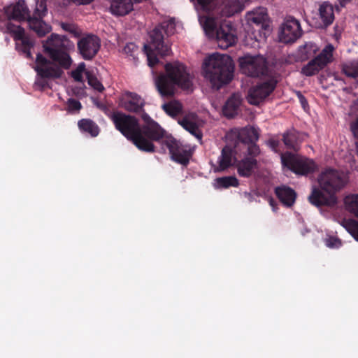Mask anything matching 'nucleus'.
I'll return each mask as SVG.
<instances>
[{"instance_id":"obj_1","label":"nucleus","mask_w":358,"mask_h":358,"mask_svg":"<svg viewBox=\"0 0 358 358\" xmlns=\"http://www.w3.org/2000/svg\"><path fill=\"white\" fill-rule=\"evenodd\" d=\"M35 1V8L31 15L25 1L19 0L3 8L6 20H3L0 17L1 31L9 34L16 42L20 41V43H16V48L29 59L31 57V48L34 43L25 35L24 29L21 26L13 23L11 20L19 22L27 21L30 29L40 37L50 32L51 26L43 20L48 13L46 0Z\"/></svg>"},{"instance_id":"obj_2","label":"nucleus","mask_w":358,"mask_h":358,"mask_svg":"<svg viewBox=\"0 0 358 358\" xmlns=\"http://www.w3.org/2000/svg\"><path fill=\"white\" fill-rule=\"evenodd\" d=\"M107 115L115 129L141 151L154 152L155 146L153 141H159L164 136V129L146 113L141 115L144 122L142 126L136 117L120 111H114Z\"/></svg>"},{"instance_id":"obj_3","label":"nucleus","mask_w":358,"mask_h":358,"mask_svg":"<svg viewBox=\"0 0 358 358\" xmlns=\"http://www.w3.org/2000/svg\"><path fill=\"white\" fill-rule=\"evenodd\" d=\"M74 44L67 36L52 34L43 42L44 53L50 59L41 53L36 55L35 68L38 75L43 78H59L63 69H69L73 62L69 51Z\"/></svg>"},{"instance_id":"obj_4","label":"nucleus","mask_w":358,"mask_h":358,"mask_svg":"<svg viewBox=\"0 0 358 358\" xmlns=\"http://www.w3.org/2000/svg\"><path fill=\"white\" fill-rule=\"evenodd\" d=\"M164 73H160L155 79V85L162 97L173 96L176 87L192 91V78L183 64L176 61L164 65Z\"/></svg>"},{"instance_id":"obj_5","label":"nucleus","mask_w":358,"mask_h":358,"mask_svg":"<svg viewBox=\"0 0 358 358\" xmlns=\"http://www.w3.org/2000/svg\"><path fill=\"white\" fill-rule=\"evenodd\" d=\"M234 71V62L227 55L215 53L205 59L204 76L216 90H220L223 85L231 81Z\"/></svg>"},{"instance_id":"obj_6","label":"nucleus","mask_w":358,"mask_h":358,"mask_svg":"<svg viewBox=\"0 0 358 358\" xmlns=\"http://www.w3.org/2000/svg\"><path fill=\"white\" fill-rule=\"evenodd\" d=\"M176 24L173 19L162 22L157 25L149 34L150 45H145L144 50L147 55L148 65L153 67L159 62L152 48L162 56H166L171 51L170 47L164 42V35L167 36L174 34Z\"/></svg>"},{"instance_id":"obj_7","label":"nucleus","mask_w":358,"mask_h":358,"mask_svg":"<svg viewBox=\"0 0 358 358\" xmlns=\"http://www.w3.org/2000/svg\"><path fill=\"white\" fill-rule=\"evenodd\" d=\"M281 163L296 175L307 176L314 173L317 166L313 159L289 152L280 154Z\"/></svg>"},{"instance_id":"obj_8","label":"nucleus","mask_w":358,"mask_h":358,"mask_svg":"<svg viewBox=\"0 0 358 358\" xmlns=\"http://www.w3.org/2000/svg\"><path fill=\"white\" fill-rule=\"evenodd\" d=\"M320 187L326 192L336 194L345 185L344 178L339 171L333 169H327L318 177Z\"/></svg>"},{"instance_id":"obj_9","label":"nucleus","mask_w":358,"mask_h":358,"mask_svg":"<svg viewBox=\"0 0 358 358\" xmlns=\"http://www.w3.org/2000/svg\"><path fill=\"white\" fill-rule=\"evenodd\" d=\"M239 62L242 73L248 76L259 77L267 72L266 60L262 56L245 55Z\"/></svg>"},{"instance_id":"obj_10","label":"nucleus","mask_w":358,"mask_h":358,"mask_svg":"<svg viewBox=\"0 0 358 358\" xmlns=\"http://www.w3.org/2000/svg\"><path fill=\"white\" fill-rule=\"evenodd\" d=\"M334 48L329 44L314 59H311L301 69V73L306 76H312L317 74L332 61Z\"/></svg>"},{"instance_id":"obj_11","label":"nucleus","mask_w":358,"mask_h":358,"mask_svg":"<svg viewBox=\"0 0 358 358\" xmlns=\"http://www.w3.org/2000/svg\"><path fill=\"white\" fill-rule=\"evenodd\" d=\"M164 144L167 147L173 161L187 166L191 157V153L187 150L186 145L172 136L166 137L164 141Z\"/></svg>"},{"instance_id":"obj_12","label":"nucleus","mask_w":358,"mask_h":358,"mask_svg":"<svg viewBox=\"0 0 358 358\" xmlns=\"http://www.w3.org/2000/svg\"><path fill=\"white\" fill-rule=\"evenodd\" d=\"M77 47L84 59L91 60L96 55L100 49V39L95 35H87L78 41Z\"/></svg>"},{"instance_id":"obj_13","label":"nucleus","mask_w":358,"mask_h":358,"mask_svg":"<svg viewBox=\"0 0 358 358\" xmlns=\"http://www.w3.org/2000/svg\"><path fill=\"white\" fill-rule=\"evenodd\" d=\"M275 86L276 82L273 79L257 84L249 90L248 102L252 105H259L275 90Z\"/></svg>"},{"instance_id":"obj_14","label":"nucleus","mask_w":358,"mask_h":358,"mask_svg":"<svg viewBox=\"0 0 358 358\" xmlns=\"http://www.w3.org/2000/svg\"><path fill=\"white\" fill-rule=\"evenodd\" d=\"M302 35V29L299 22L289 17L282 24L280 32V41L285 43L295 42Z\"/></svg>"},{"instance_id":"obj_15","label":"nucleus","mask_w":358,"mask_h":358,"mask_svg":"<svg viewBox=\"0 0 358 358\" xmlns=\"http://www.w3.org/2000/svg\"><path fill=\"white\" fill-rule=\"evenodd\" d=\"M145 100L141 96L131 92H126L120 101V106L127 112L141 115L145 113Z\"/></svg>"},{"instance_id":"obj_16","label":"nucleus","mask_w":358,"mask_h":358,"mask_svg":"<svg viewBox=\"0 0 358 358\" xmlns=\"http://www.w3.org/2000/svg\"><path fill=\"white\" fill-rule=\"evenodd\" d=\"M308 201L316 207H333L337 203V197L332 192H326L321 187H313Z\"/></svg>"},{"instance_id":"obj_17","label":"nucleus","mask_w":358,"mask_h":358,"mask_svg":"<svg viewBox=\"0 0 358 358\" xmlns=\"http://www.w3.org/2000/svg\"><path fill=\"white\" fill-rule=\"evenodd\" d=\"M345 204L347 210L358 217V194L346 196ZM346 228L355 239L358 241V222L355 220H348Z\"/></svg>"},{"instance_id":"obj_18","label":"nucleus","mask_w":358,"mask_h":358,"mask_svg":"<svg viewBox=\"0 0 358 358\" xmlns=\"http://www.w3.org/2000/svg\"><path fill=\"white\" fill-rule=\"evenodd\" d=\"M238 151V150L235 149V146L232 148L229 145H225L222 149L221 155L218 157L217 166L214 169L215 171H224L236 164L237 162L236 154H237Z\"/></svg>"},{"instance_id":"obj_19","label":"nucleus","mask_w":358,"mask_h":358,"mask_svg":"<svg viewBox=\"0 0 358 358\" xmlns=\"http://www.w3.org/2000/svg\"><path fill=\"white\" fill-rule=\"evenodd\" d=\"M259 137V134L256 128L253 127H243L238 132L234 145L235 149L241 151L244 146L257 142Z\"/></svg>"},{"instance_id":"obj_20","label":"nucleus","mask_w":358,"mask_h":358,"mask_svg":"<svg viewBox=\"0 0 358 358\" xmlns=\"http://www.w3.org/2000/svg\"><path fill=\"white\" fill-rule=\"evenodd\" d=\"M218 46L223 50L234 45L237 41V37L231 32L230 24H221L215 34Z\"/></svg>"},{"instance_id":"obj_21","label":"nucleus","mask_w":358,"mask_h":358,"mask_svg":"<svg viewBox=\"0 0 358 358\" xmlns=\"http://www.w3.org/2000/svg\"><path fill=\"white\" fill-rule=\"evenodd\" d=\"M319 16L321 22H318L316 27L325 29L330 26L335 18L333 6L328 2L322 3L319 8Z\"/></svg>"},{"instance_id":"obj_22","label":"nucleus","mask_w":358,"mask_h":358,"mask_svg":"<svg viewBox=\"0 0 358 358\" xmlns=\"http://www.w3.org/2000/svg\"><path fill=\"white\" fill-rule=\"evenodd\" d=\"M257 168V160L254 157H244L237 161L236 169L238 175L241 177L249 178Z\"/></svg>"},{"instance_id":"obj_23","label":"nucleus","mask_w":358,"mask_h":358,"mask_svg":"<svg viewBox=\"0 0 358 358\" xmlns=\"http://www.w3.org/2000/svg\"><path fill=\"white\" fill-rule=\"evenodd\" d=\"M242 99L238 94H233L227 100L222 108L223 115L227 118H233L238 115Z\"/></svg>"},{"instance_id":"obj_24","label":"nucleus","mask_w":358,"mask_h":358,"mask_svg":"<svg viewBox=\"0 0 358 358\" xmlns=\"http://www.w3.org/2000/svg\"><path fill=\"white\" fill-rule=\"evenodd\" d=\"M275 193L280 202L287 207H291L295 202L296 194L295 191L289 187L285 185L277 187L275 189Z\"/></svg>"},{"instance_id":"obj_25","label":"nucleus","mask_w":358,"mask_h":358,"mask_svg":"<svg viewBox=\"0 0 358 358\" xmlns=\"http://www.w3.org/2000/svg\"><path fill=\"white\" fill-rule=\"evenodd\" d=\"M110 9L113 15L124 16L133 10L131 0H110Z\"/></svg>"},{"instance_id":"obj_26","label":"nucleus","mask_w":358,"mask_h":358,"mask_svg":"<svg viewBox=\"0 0 358 358\" xmlns=\"http://www.w3.org/2000/svg\"><path fill=\"white\" fill-rule=\"evenodd\" d=\"M243 8L244 5L241 3V0H224L222 13L227 17H231L241 12Z\"/></svg>"},{"instance_id":"obj_27","label":"nucleus","mask_w":358,"mask_h":358,"mask_svg":"<svg viewBox=\"0 0 358 358\" xmlns=\"http://www.w3.org/2000/svg\"><path fill=\"white\" fill-rule=\"evenodd\" d=\"M78 126L81 131L89 134L92 137L97 136L100 131L99 126L90 119L79 120Z\"/></svg>"},{"instance_id":"obj_28","label":"nucleus","mask_w":358,"mask_h":358,"mask_svg":"<svg viewBox=\"0 0 358 358\" xmlns=\"http://www.w3.org/2000/svg\"><path fill=\"white\" fill-rule=\"evenodd\" d=\"M282 141L288 149L297 150L299 148V133L295 129H290L282 135Z\"/></svg>"},{"instance_id":"obj_29","label":"nucleus","mask_w":358,"mask_h":358,"mask_svg":"<svg viewBox=\"0 0 358 358\" xmlns=\"http://www.w3.org/2000/svg\"><path fill=\"white\" fill-rule=\"evenodd\" d=\"M200 22L203 28L209 37H213L218 29L217 22L215 18L212 17H203L200 19Z\"/></svg>"},{"instance_id":"obj_30","label":"nucleus","mask_w":358,"mask_h":358,"mask_svg":"<svg viewBox=\"0 0 358 358\" xmlns=\"http://www.w3.org/2000/svg\"><path fill=\"white\" fill-rule=\"evenodd\" d=\"M342 71L349 78H357L358 85V58L343 64Z\"/></svg>"},{"instance_id":"obj_31","label":"nucleus","mask_w":358,"mask_h":358,"mask_svg":"<svg viewBox=\"0 0 358 358\" xmlns=\"http://www.w3.org/2000/svg\"><path fill=\"white\" fill-rule=\"evenodd\" d=\"M216 188H229L230 187H238L239 185L238 180L235 176H224L215 179Z\"/></svg>"},{"instance_id":"obj_32","label":"nucleus","mask_w":358,"mask_h":358,"mask_svg":"<svg viewBox=\"0 0 358 358\" xmlns=\"http://www.w3.org/2000/svg\"><path fill=\"white\" fill-rule=\"evenodd\" d=\"M179 124L187 131H188L193 136L196 137L199 139H201L202 134L200 131L197 124L189 120V119L185 117L180 121H179Z\"/></svg>"},{"instance_id":"obj_33","label":"nucleus","mask_w":358,"mask_h":358,"mask_svg":"<svg viewBox=\"0 0 358 358\" xmlns=\"http://www.w3.org/2000/svg\"><path fill=\"white\" fill-rule=\"evenodd\" d=\"M59 25L64 31L75 38H79L82 34L81 29L75 23L61 22Z\"/></svg>"},{"instance_id":"obj_34","label":"nucleus","mask_w":358,"mask_h":358,"mask_svg":"<svg viewBox=\"0 0 358 358\" xmlns=\"http://www.w3.org/2000/svg\"><path fill=\"white\" fill-rule=\"evenodd\" d=\"M163 110L169 115L174 117L178 115L181 111V107L178 103L169 102L162 105Z\"/></svg>"},{"instance_id":"obj_35","label":"nucleus","mask_w":358,"mask_h":358,"mask_svg":"<svg viewBox=\"0 0 358 358\" xmlns=\"http://www.w3.org/2000/svg\"><path fill=\"white\" fill-rule=\"evenodd\" d=\"M242 148L244 150L243 152L247 154L245 157H254L256 159L260 153V149L256 144V142L250 143Z\"/></svg>"},{"instance_id":"obj_36","label":"nucleus","mask_w":358,"mask_h":358,"mask_svg":"<svg viewBox=\"0 0 358 358\" xmlns=\"http://www.w3.org/2000/svg\"><path fill=\"white\" fill-rule=\"evenodd\" d=\"M88 84L93 87L95 90L101 92L104 90V87L102 83L97 79L96 76L90 73H86Z\"/></svg>"},{"instance_id":"obj_37","label":"nucleus","mask_w":358,"mask_h":358,"mask_svg":"<svg viewBox=\"0 0 358 358\" xmlns=\"http://www.w3.org/2000/svg\"><path fill=\"white\" fill-rule=\"evenodd\" d=\"M268 15L265 10H262L259 13L254 14L252 15L249 20L257 25H262V27H264V24L266 21Z\"/></svg>"},{"instance_id":"obj_38","label":"nucleus","mask_w":358,"mask_h":358,"mask_svg":"<svg viewBox=\"0 0 358 358\" xmlns=\"http://www.w3.org/2000/svg\"><path fill=\"white\" fill-rule=\"evenodd\" d=\"M196 5L201 10L204 12H210L214 6V3L217 0H196Z\"/></svg>"},{"instance_id":"obj_39","label":"nucleus","mask_w":358,"mask_h":358,"mask_svg":"<svg viewBox=\"0 0 358 358\" xmlns=\"http://www.w3.org/2000/svg\"><path fill=\"white\" fill-rule=\"evenodd\" d=\"M85 70V64L84 62L80 63L78 67L71 71V77L77 82L83 80V73Z\"/></svg>"},{"instance_id":"obj_40","label":"nucleus","mask_w":358,"mask_h":358,"mask_svg":"<svg viewBox=\"0 0 358 358\" xmlns=\"http://www.w3.org/2000/svg\"><path fill=\"white\" fill-rule=\"evenodd\" d=\"M68 110L70 112L79 111L82 108L81 103L73 98H70L67 101Z\"/></svg>"},{"instance_id":"obj_41","label":"nucleus","mask_w":358,"mask_h":358,"mask_svg":"<svg viewBox=\"0 0 358 358\" xmlns=\"http://www.w3.org/2000/svg\"><path fill=\"white\" fill-rule=\"evenodd\" d=\"M138 51V46L134 43H128L124 47L123 52L131 57H135V54Z\"/></svg>"},{"instance_id":"obj_42","label":"nucleus","mask_w":358,"mask_h":358,"mask_svg":"<svg viewBox=\"0 0 358 358\" xmlns=\"http://www.w3.org/2000/svg\"><path fill=\"white\" fill-rule=\"evenodd\" d=\"M326 245L330 248H338L341 245V241L336 237L331 236L326 239Z\"/></svg>"},{"instance_id":"obj_43","label":"nucleus","mask_w":358,"mask_h":358,"mask_svg":"<svg viewBox=\"0 0 358 358\" xmlns=\"http://www.w3.org/2000/svg\"><path fill=\"white\" fill-rule=\"evenodd\" d=\"M280 141L274 138H271L266 141V145L275 152H280Z\"/></svg>"},{"instance_id":"obj_44","label":"nucleus","mask_w":358,"mask_h":358,"mask_svg":"<svg viewBox=\"0 0 358 358\" xmlns=\"http://www.w3.org/2000/svg\"><path fill=\"white\" fill-rule=\"evenodd\" d=\"M71 3L76 6L89 5L94 0H69Z\"/></svg>"},{"instance_id":"obj_45","label":"nucleus","mask_w":358,"mask_h":358,"mask_svg":"<svg viewBox=\"0 0 358 358\" xmlns=\"http://www.w3.org/2000/svg\"><path fill=\"white\" fill-rule=\"evenodd\" d=\"M297 96H298V99H299L302 107L303 108H306V107L308 106V101H307L306 97L300 92H297Z\"/></svg>"},{"instance_id":"obj_46","label":"nucleus","mask_w":358,"mask_h":358,"mask_svg":"<svg viewBox=\"0 0 358 358\" xmlns=\"http://www.w3.org/2000/svg\"><path fill=\"white\" fill-rule=\"evenodd\" d=\"M243 196L245 199H247V200L250 203L252 202L255 200V195L251 192H245L243 193Z\"/></svg>"},{"instance_id":"obj_47","label":"nucleus","mask_w":358,"mask_h":358,"mask_svg":"<svg viewBox=\"0 0 358 358\" xmlns=\"http://www.w3.org/2000/svg\"><path fill=\"white\" fill-rule=\"evenodd\" d=\"M268 201L270 206L272 207L273 210L276 211L278 209L276 201L273 198H270Z\"/></svg>"},{"instance_id":"obj_48","label":"nucleus","mask_w":358,"mask_h":358,"mask_svg":"<svg viewBox=\"0 0 358 358\" xmlns=\"http://www.w3.org/2000/svg\"><path fill=\"white\" fill-rule=\"evenodd\" d=\"M249 0H241V3L244 5L245 3H246L247 1H248Z\"/></svg>"}]
</instances>
